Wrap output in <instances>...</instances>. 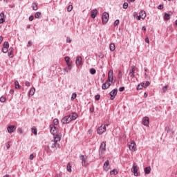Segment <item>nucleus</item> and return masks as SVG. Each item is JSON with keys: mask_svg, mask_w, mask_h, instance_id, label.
<instances>
[{"mask_svg": "<svg viewBox=\"0 0 177 177\" xmlns=\"http://www.w3.org/2000/svg\"><path fill=\"white\" fill-rule=\"evenodd\" d=\"M78 115L76 113H72L68 116H65L62 119V124H70L73 120H77Z\"/></svg>", "mask_w": 177, "mask_h": 177, "instance_id": "f257e3e1", "label": "nucleus"}, {"mask_svg": "<svg viewBox=\"0 0 177 177\" xmlns=\"http://www.w3.org/2000/svg\"><path fill=\"white\" fill-rule=\"evenodd\" d=\"M114 78L113 77V70H110L108 73V80L102 84V89H108L111 85V82Z\"/></svg>", "mask_w": 177, "mask_h": 177, "instance_id": "f03ea898", "label": "nucleus"}, {"mask_svg": "<svg viewBox=\"0 0 177 177\" xmlns=\"http://www.w3.org/2000/svg\"><path fill=\"white\" fill-rule=\"evenodd\" d=\"M106 127H109V124H106L104 125H102L101 127H98L97 129V133H98V135H103V133L106 132Z\"/></svg>", "mask_w": 177, "mask_h": 177, "instance_id": "7ed1b4c3", "label": "nucleus"}, {"mask_svg": "<svg viewBox=\"0 0 177 177\" xmlns=\"http://www.w3.org/2000/svg\"><path fill=\"white\" fill-rule=\"evenodd\" d=\"M75 64L77 67H80L84 64V62H82V57L78 55L76 57V59H75Z\"/></svg>", "mask_w": 177, "mask_h": 177, "instance_id": "20e7f679", "label": "nucleus"}, {"mask_svg": "<svg viewBox=\"0 0 177 177\" xmlns=\"http://www.w3.org/2000/svg\"><path fill=\"white\" fill-rule=\"evenodd\" d=\"M140 19H146V11L141 10L140 11L139 15L136 17V20H140Z\"/></svg>", "mask_w": 177, "mask_h": 177, "instance_id": "39448f33", "label": "nucleus"}, {"mask_svg": "<svg viewBox=\"0 0 177 177\" xmlns=\"http://www.w3.org/2000/svg\"><path fill=\"white\" fill-rule=\"evenodd\" d=\"M129 149L131 151H136V143L132 141L128 143Z\"/></svg>", "mask_w": 177, "mask_h": 177, "instance_id": "423d86ee", "label": "nucleus"}, {"mask_svg": "<svg viewBox=\"0 0 177 177\" xmlns=\"http://www.w3.org/2000/svg\"><path fill=\"white\" fill-rule=\"evenodd\" d=\"M109 17H110L109 13L105 12L102 14V23L104 24H106L109 21Z\"/></svg>", "mask_w": 177, "mask_h": 177, "instance_id": "0eeeda50", "label": "nucleus"}, {"mask_svg": "<svg viewBox=\"0 0 177 177\" xmlns=\"http://www.w3.org/2000/svg\"><path fill=\"white\" fill-rule=\"evenodd\" d=\"M50 133H52V135L55 136L56 135V133H57V132H59V129L55 127L54 124H50Z\"/></svg>", "mask_w": 177, "mask_h": 177, "instance_id": "6e6552de", "label": "nucleus"}, {"mask_svg": "<svg viewBox=\"0 0 177 177\" xmlns=\"http://www.w3.org/2000/svg\"><path fill=\"white\" fill-rule=\"evenodd\" d=\"M118 92V90L117 88H115L109 93V95L111 96L110 97L111 100H114V99L115 98V96H117Z\"/></svg>", "mask_w": 177, "mask_h": 177, "instance_id": "1a4fd4ad", "label": "nucleus"}, {"mask_svg": "<svg viewBox=\"0 0 177 177\" xmlns=\"http://www.w3.org/2000/svg\"><path fill=\"white\" fill-rule=\"evenodd\" d=\"M80 158L82 160V164L83 167H86V165H88V163H86V160H88V156L82 155L80 157Z\"/></svg>", "mask_w": 177, "mask_h": 177, "instance_id": "9d476101", "label": "nucleus"}, {"mask_svg": "<svg viewBox=\"0 0 177 177\" xmlns=\"http://www.w3.org/2000/svg\"><path fill=\"white\" fill-rule=\"evenodd\" d=\"M8 48H9V42L5 41L2 48V53H8Z\"/></svg>", "mask_w": 177, "mask_h": 177, "instance_id": "9b49d317", "label": "nucleus"}, {"mask_svg": "<svg viewBox=\"0 0 177 177\" xmlns=\"http://www.w3.org/2000/svg\"><path fill=\"white\" fill-rule=\"evenodd\" d=\"M131 172L134 174V176H139V173L138 172V166L136 165H133L131 168Z\"/></svg>", "mask_w": 177, "mask_h": 177, "instance_id": "f8f14e48", "label": "nucleus"}, {"mask_svg": "<svg viewBox=\"0 0 177 177\" xmlns=\"http://www.w3.org/2000/svg\"><path fill=\"white\" fill-rule=\"evenodd\" d=\"M149 117H145L142 119V124L143 125H145V127H149Z\"/></svg>", "mask_w": 177, "mask_h": 177, "instance_id": "ddd939ff", "label": "nucleus"}, {"mask_svg": "<svg viewBox=\"0 0 177 177\" xmlns=\"http://www.w3.org/2000/svg\"><path fill=\"white\" fill-rule=\"evenodd\" d=\"M104 169L107 172L110 169V162L106 160L104 164Z\"/></svg>", "mask_w": 177, "mask_h": 177, "instance_id": "4468645a", "label": "nucleus"}, {"mask_svg": "<svg viewBox=\"0 0 177 177\" xmlns=\"http://www.w3.org/2000/svg\"><path fill=\"white\" fill-rule=\"evenodd\" d=\"M100 151L101 153H104V151H106V142H102L101 143Z\"/></svg>", "mask_w": 177, "mask_h": 177, "instance_id": "2eb2a0df", "label": "nucleus"}, {"mask_svg": "<svg viewBox=\"0 0 177 177\" xmlns=\"http://www.w3.org/2000/svg\"><path fill=\"white\" fill-rule=\"evenodd\" d=\"M49 146L51 147L52 149H55L56 147H59V144H57L53 140H51L50 142L49 143Z\"/></svg>", "mask_w": 177, "mask_h": 177, "instance_id": "dca6fc26", "label": "nucleus"}, {"mask_svg": "<svg viewBox=\"0 0 177 177\" xmlns=\"http://www.w3.org/2000/svg\"><path fill=\"white\" fill-rule=\"evenodd\" d=\"M8 133H12L16 131V127L15 126H9L7 129Z\"/></svg>", "mask_w": 177, "mask_h": 177, "instance_id": "f3484780", "label": "nucleus"}, {"mask_svg": "<svg viewBox=\"0 0 177 177\" xmlns=\"http://www.w3.org/2000/svg\"><path fill=\"white\" fill-rule=\"evenodd\" d=\"M5 23V12H1L0 14V24Z\"/></svg>", "mask_w": 177, "mask_h": 177, "instance_id": "a211bd4d", "label": "nucleus"}, {"mask_svg": "<svg viewBox=\"0 0 177 177\" xmlns=\"http://www.w3.org/2000/svg\"><path fill=\"white\" fill-rule=\"evenodd\" d=\"M64 59H65V62H66L68 67H71V62H70V60H71L70 57L66 56L64 57Z\"/></svg>", "mask_w": 177, "mask_h": 177, "instance_id": "6ab92c4d", "label": "nucleus"}, {"mask_svg": "<svg viewBox=\"0 0 177 177\" xmlns=\"http://www.w3.org/2000/svg\"><path fill=\"white\" fill-rule=\"evenodd\" d=\"M97 16V10L94 9L91 10V17L92 19H95Z\"/></svg>", "mask_w": 177, "mask_h": 177, "instance_id": "aec40b11", "label": "nucleus"}, {"mask_svg": "<svg viewBox=\"0 0 177 177\" xmlns=\"http://www.w3.org/2000/svg\"><path fill=\"white\" fill-rule=\"evenodd\" d=\"M109 49L111 52H114V50H115V44H114V43H111L109 45Z\"/></svg>", "mask_w": 177, "mask_h": 177, "instance_id": "412c9836", "label": "nucleus"}, {"mask_svg": "<svg viewBox=\"0 0 177 177\" xmlns=\"http://www.w3.org/2000/svg\"><path fill=\"white\" fill-rule=\"evenodd\" d=\"M35 93V88L32 87L30 88L29 91V96H34Z\"/></svg>", "mask_w": 177, "mask_h": 177, "instance_id": "4be33fe9", "label": "nucleus"}, {"mask_svg": "<svg viewBox=\"0 0 177 177\" xmlns=\"http://www.w3.org/2000/svg\"><path fill=\"white\" fill-rule=\"evenodd\" d=\"M144 171H145V174H150V172H151V167H147L144 169Z\"/></svg>", "mask_w": 177, "mask_h": 177, "instance_id": "5701e85b", "label": "nucleus"}, {"mask_svg": "<svg viewBox=\"0 0 177 177\" xmlns=\"http://www.w3.org/2000/svg\"><path fill=\"white\" fill-rule=\"evenodd\" d=\"M60 136L59 135H56L55 137H54V140L53 142H55V143H57L58 142H60Z\"/></svg>", "mask_w": 177, "mask_h": 177, "instance_id": "b1692460", "label": "nucleus"}, {"mask_svg": "<svg viewBox=\"0 0 177 177\" xmlns=\"http://www.w3.org/2000/svg\"><path fill=\"white\" fill-rule=\"evenodd\" d=\"M142 88H145V83H140L137 86V91H140Z\"/></svg>", "mask_w": 177, "mask_h": 177, "instance_id": "393cba45", "label": "nucleus"}, {"mask_svg": "<svg viewBox=\"0 0 177 177\" xmlns=\"http://www.w3.org/2000/svg\"><path fill=\"white\" fill-rule=\"evenodd\" d=\"M169 19H171V15L165 12V15H164V19L165 20H169Z\"/></svg>", "mask_w": 177, "mask_h": 177, "instance_id": "a878e982", "label": "nucleus"}, {"mask_svg": "<svg viewBox=\"0 0 177 177\" xmlns=\"http://www.w3.org/2000/svg\"><path fill=\"white\" fill-rule=\"evenodd\" d=\"M117 174H118V171L115 169L110 171V175H117Z\"/></svg>", "mask_w": 177, "mask_h": 177, "instance_id": "bb28decb", "label": "nucleus"}, {"mask_svg": "<svg viewBox=\"0 0 177 177\" xmlns=\"http://www.w3.org/2000/svg\"><path fill=\"white\" fill-rule=\"evenodd\" d=\"M15 88L16 89H20V84H19V81H15Z\"/></svg>", "mask_w": 177, "mask_h": 177, "instance_id": "cd10ccee", "label": "nucleus"}, {"mask_svg": "<svg viewBox=\"0 0 177 177\" xmlns=\"http://www.w3.org/2000/svg\"><path fill=\"white\" fill-rule=\"evenodd\" d=\"M32 8L34 10H38V6L34 3L32 4Z\"/></svg>", "mask_w": 177, "mask_h": 177, "instance_id": "c85d7f7f", "label": "nucleus"}, {"mask_svg": "<svg viewBox=\"0 0 177 177\" xmlns=\"http://www.w3.org/2000/svg\"><path fill=\"white\" fill-rule=\"evenodd\" d=\"M40 17H41V12H37L35 14V19H39Z\"/></svg>", "mask_w": 177, "mask_h": 177, "instance_id": "c756f323", "label": "nucleus"}, {"mask_svg": "<svg viewBox=\"0 0 177 177\" xmlns=\"http://www.w3.org/2000/svg\"><path fill=\"white\" fill-rule=\"evenodd\" d=\"M66 169L68 172H71V165L70 163L67 165Z\"/></svg>", "mask_w": 177, "mask_h": 177, "instance_id": "7c9ffc66", "label": "nucleus"}, {"mask_svg": "<svg viewBox=\"0 0 177 177\" xmlns=\"http://www.w3.org/2000/svg\"><path fill=\"white\" fill-rule=\"evenodd\" d=\"M6 101V97L3 96L0 97V102H1V103H5Z\"/></svg>", "mask_w": 177, "mask_h": 177, "instance_id": "2f4dec72", "label": "nucleus"}, {"mask_svg": "<svg viewBox=\"0 0 177 177\" xmlns=\"http://www.w3.org/2000/svg\"><path fill=\"white\" fill-rule=\"evenodd\" d=\"M53 125H59V120L58 119H54L53 120Z\"/></svg>", "mask_w": 177, "mask_h": 177, "instance_id": "473e14b6", "label": "nucleus"}, {"mask_svg": "<svg viewBox=\"0 0 177 177\" xmlns=\"http://www.w3.org/2000/svg\"><path fill=\"white\" fill-rule=\"evenodd\" d=\"M73 10V6L72 5H69L67 8V11L68 12H71Z\"/></svg>", "mask_w": 177, "mask_h": 177, "instance_id": "72a5a7b5", "label": "nucleus"}, {"mask_svg": "<svg viewBox=\"0 0 177 177\" xmlns=\"http://www.w3.org/2000/svg\"><path fill=\"white\" fill-rule=\"evenodd\" d=\"M130 71V74H132V75H133V74H135V68H131V69H129Z\"/></svg>", "mask_w": 177, "mask_h": 177, "instance_id": "f704fd0d", "label": "nucleus"}, {"mask_svg": "<svg viewBox=\"0 0 177 177\" xmlns=\"http://www.w3.org/2000/svg\"><path fill=\"white\" fill-rule=\"evenodd\" d=\"M32 133H34V135H37V128L32 127Z\"/></svg>", "mask_w": 177, "mask_h": 177, "instance_id": "c9c22d12", "label": "nucleus"}, {"mask_svg": "<svg viewBox=\"0 0 177 177\" xmlns=\"http://www.w3.org/2000/svg\"><path fill=\"white\" fill-rule=\"evenodd\" d=\"M91 74H96V70L95 68L90 69Z\"/></svg>", "mask_w": 177, "mask_h": 177, "instance_id": "e433bc0d", "label": "nucleus"}, {"mask_svg": "<svg viewBox=\"0 0 177 177\" xmlns=\"http://www.w3.org/2000/svg\"><path fill=\"white\" fill-rule=\"evenodd\" d=\"M118 24H120V20L116 19V20L115 21V22H114V26H115V27H117V26H118Z\"/></svg>", "mask_w": 177, "mask_h": 177, "instance_id": "4c0bfd02", "label": "nucleus"}, {"mask_svg": "<svg viewBox=\"0 0 177 177\" xmlns=\"http://www.w3.org/2000/svg\"><path fill=\"white\" fill-rule=\"evenodd\" d=\"M123 9H128V3L127 2L124 3Z\"/></svg>", "mask_w": 177, "mask_h": 177, "instance_id": "58836bf2", "label": "nucleus"}, {"mask_svg": "<svg viewBox=\"0 0 177 177\" xmlns=\"http://www.w3.org/2000/svg\"><path fill=\"white\" fill-rule=\"evenodd\" d=\"M150 85V82H146L145 84L144 83V88H147Z\"/></svg>", "mask_w": 177, "mask_h": 177, "instance_id": "ea45409f", "label": "nucleus"}, {"mask_svg": "<svg viewBox=\"0 0 177 177\" xmlns=\"http://www.w3.org/2000/svg\"><path fill=\"white\" fill-rule=\"evenodd\" d=\"M75 97H77V94L75 93H73L72 94V97H71L72 100H74V99H75Z\"/></svg>", "mask_w": 177, "mask_h": 177, "instance_id": "a19ab883", "label": "nucleus"}, {"mask_svg": "<svg viewBox=\"0 0 177 177\" xmlns=\"http://www.w3.org/2000/svg\"><path fill=\"white\" fill-rule=\"evenodd\" d=\"M98 57H100V59H103V57H104V55H103L102 53H100L98 54Z\"/></svg>", "mask_w": 177, "mask_h": 177, "instance_id": "79ce46f5", "label": "nucleus"}, {"mask_svg": "<svg viewBox=\"0 0 177 177\" xmlns=\"http://www.w3.org/2000/svg\"><path fill=\"white\" fill-rule=\"evenodd\" d=\"M158 9H159L160 10H162V9H164V6L162 4H160L158 6Z\"/></svg>", "mask_w": 177, "mask_h": 177, "instance_id": "37998d69", "label": "nucleus"}, {"mask_svg": "<svg viewBox=\"0 0 177 177\" xmlns=\"http://www.w3.org/2000/svg\"><path fill=\"white\" fill-rule=\"evenodd\" d=\"M167 90H168V86H165L162 88V92H167Z\"/></svg>", "mask_w": 177, "mask_h": 177, "instance_id": "c03bdc74", "label": "nucleus"}, {"mask_svg": "<svg viewBox=\"0 0 177 177\" xmlns=\"http://www.w3.org/2000/svg\"><path fill=\"white\" fill-rule=\"evenodd\" d=\"M72 39L70 37H66V42L67 44H70L71 42Z\"/></svg>", "mask_w": 177, "mask_h": 177, "instance_id": "a18cd8bd", "label": "nucleus"}, {"mask_svg": "<svg viewBox=\"0 0 177 177\" xmlns=\"http://www.w3.org/2000/svg\"><path fill=\"white\" fill-rule=\"evenodd\" d=\"M95 100H100V95H96L95 96Z\"/></svg>", "mask_w": 177, "mask_h": 177, "instance_id": "49530a36", "label": "nucleus"}, {"mask_svg": "<svg viewBox=\"0 0 177 177\" xmlns=\"http://www.w3.org/2000/svg\"><path fill=\"white\" fill-rule=\"evenodd\" d=\"M119 91L120 92H124V91H125V87H120Z\"/></svg>", "mask_w": 177, "mask_h": 177, "instance_id": "de8ad7c7", "label": "nucleus"}, {"mask_svg": "<svg viewBox=\"0 0 177 177\" xmlns=\"http://www.w3.org/2000/svg\"><path fill=\"white\" fill-rule=\"evenodd\" d=\"M32 20H34V16L30 15V16L29 17V21H32Z\"/></svg>", "mask_w": 177, "mask_h": 177, "instance_id": "09e8293b", "label": "nucleus"}, {"mask_svg": "<svg viewBox=\"0 0 177 177\" xmlns=\"http://www.w3.org/2000/svg\"><path fill=\"white\" fill-rule=\"evenodd\" d=\"M8 56H9V57H13V53H11L10 51H9Z\"/></svg>", "mask_w": 177, "mask_h": 177, "instance_id": "8fccbe9b", "label": "nucleus"}, {"mask_svg": "<svg viewBox=\"0 0 177 177\" xmlns=\"http://www.w3.org/2000/svg\"><path fill=\"white\" fill-rule=\"evenodd\" d=\"M10 142H8V144L6 145V148H7L8 149H10Z\"/></svg>", "mask_w": 177, "mask_h": 177, "instance_id": "3c124183", "label": "nucleus"}, {"mask_svg": "<svg viewBox=\"0 0 177 177\" xmlns=\"http://www.w3.org/2000/svg\"><path fill=\"white\" fill-rule=\"evenodd\" d=\"M18 132H19V133H23V129H22L21 128H19V129H18Z\"/></svg>", "mask_w": 177, "mask_h": 177, "instance_id": "603ef678", "label": "nucleus"}, {"mask_svg": "<svg viewBox=\"0 0 177 177\" xmlns=\"http://www.w3.org/2000/svg\"><path fill=\"white\" fill-rule=\"evenodd\" d=\"M30 160H34V154H31L29 157Z\"/></svg>", "mask_w": 177, "mask_h": 177, "instance_id": "864d4df0", "label": "nucleus"}, {"mask_svg": "<svg viewBox=\"0 0 177 177\" xmlns=\"http://www.w3.org/2000/svg\"><path fill=\"white\" fill-rule=\"evenodd\" d=\"M90 111H91V113H93V111H95V108L91 107L90 108Z\"/></svg>", "mask_w": 177, "mask_h": 177, "instance_id": "5fc2aeb1", "label": "nucleus"}, {"mask_svg": "<svg viewBox=\"0 0 177 177\" xmlns=\"http://www.w3.org/2000/svg\"><path fill=\"white\" fill-rule=\"evenodd\" d=\"M145 42L147 44H149V37H146L145 39Z\"/></svg>", "mask_w": 177, "mask_h": 177, "instance_id": "6e6d98bb", "label": "nucleus"}, {"mask_svg": "<svg viewBox=\"0 0 177 177\" xmlns=\"http://www.w3.org/2000/svg\"><path fill=\"white\" fill-rule=\"evenodd\" d=\"M32 45V43L31 42V41H29L28 42V46H31Z\"/></svg>", "mask_w": 177, "mask_h": 177, "instance_id": "4d7b16f0", "label": "nucleus"}, {"mask_svg": "<svg viewBox=\"0 0 177 177\" xmlns=\"http://www.w3.org/2000/svg\"><path fill=\"white\" fill-rule=\"evenodd\" d=\"M2 41H3V37L0 36V44H2Z\"/></svg>", "mask_w": 177, "mask_h": 177, "instance_id": "13d9d810", "label": "nucleus"}, {"mask_svg": "<svg viewBox=\"0 0 177 177\" xmlns=\"http://www.w3.org/2000/svg\"><path fill=\"white\" fill-rule=\"evenodd\" d=\"M25 85H26V86H30V82H26Z\"/></svg>", "mask_w": 177, "mask_h": 177, "instance_id": "bf43d9fd", "label": "nucleus"}, {"mask_svg": "<svg viewBox=\"0 0 177 177\" xmlns=\"http://www.w3.org/2000/svg\"><path fill=\"white\" fill-rule=\"evenodd\" d=\"M13 50H14V49H13V48H10V49H9V52H11V53H13Z\"/></svg>", "mask_w": 177, "mask_h": 177, "instance_id": "052dcab7", "label": "nucleus"}, {"mask_svg": "<svg viewBox=\"0 0 177 177\" xmlns=\"http://www.w3.org/2000/svg\"><path fill=\"white\" fill-rule=\"evenodd\" d=\"M10 93L13 94L15 93V90L12 89L10 91Z\"/></svg>", "mask_w": 177, "mask_h": 177, "instance_id": "680f3d73", "label": "nucleus"}, {"mask_svg": "<svg viewBox=\"0 0 177 177\" xmlns=\"http://www.w3.org/2000/svg\"><path fill=\"white\" fill-rule=\"evenodd\" d=\"M142 30L143 31H146V26H142Z\"/></svg>", "mask_w": 177, "mask_h": 177, "instance_id": "e2e57ef3", "label": "nucleus"}, {"mask_svg": "<svg viewBox=\"0 0 177 177\" xmlns=\"http://www.w3.org/2000/svg\"><path fill=\"white\" fill-rule=\"evenodd\" d=\"M147 96V93H145L144 97H146Z\"/></svg>", "mask_w": 177, "mask_h": 177, "instance_id": "0e129e2a", "label": "nucleus"}, {"mask_svg": "<svg viewBox=\"0 0 177 177\" xmlns=\"http://www.w3.org/2000/svg\"><path fill=\"white\" fill-rule=\"evenodd\" d=\"M175 24L176 26H177V20L175 21Z\"/></svg>", "mask_w": 177, "mask_h": 177, "instance_id": "69168bd1", "label": "nucleus"}, {"mask_svg": "<svg viewBox=\"0 0 177 177\" xmlns=\"http://www.w3.org/2000/svg\"><path fill=\"white\" fill-rule=\"evenodd\" d=\"M131 2H135V0H130Z\"/></svg>", "mask_w": 177, "mask_h": 177, "instance_id": "338daca9", "label": "nucleus"}, {"mask_svg": "<svg viewBox=\"0 0 177 177\" xmlns=\"http://www.w3.org/2000/svg\"><path fill=\"white\" fill-rule=\"evenodd\" d=\"M30 25H29V26H27V28H30Z\"/></svg>", "mask_w": 177, "mask_h": 177, "instance_id": "774afa93", "label": "nucleus"}]
</instances>
